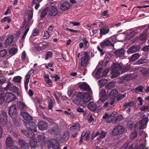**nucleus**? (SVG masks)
<instances>
[{"label": "nucleus", "mask_w": 149, "mask_h": 149, "mask_svg": "<svg viewBox=\"0 0 149 149\" xmlns=\"http://www.w3.org/2000/svg\"><path fill=\"white\" fill-rule=\"evenodd\" d=\"M99 96L100 99L97 101V102L100 103V102H104L107 100V94L104 89H102L100 90Z\"/></svg>", "instance_id": "nucleus-8"}, {"label": "nucleus", "mask_w": 149, "mask_h": 149, "mask_svg": "<svg viewBox=\"0 0 149 149\" xmlns=\"http://www.w3.org/2000/svg\"><path fill=\"white\" fill-rule=\"evenodd\" d=\"M22 77L20 76H16L14 77L13 79V81L15 82L20 83L22 80Z\"/></svg>", "instance_id": "nucleus-41"}, {"label": "nucleus", "mask_w": 149, "mask_h": 149, "mask_svg": "<svg viewBox=\"0 0 149 149\" xmlns=\"http://www.w3.org/2000/svg\"><path fill=\"white\" fill-rule=\"evenodd\" d=\"M6 149H18V148L17 146L12 145L9 146H6Z\"/></svg>", "instance_id": "nucleus-57"}, {"label": "nucleus", "mask_w": 149, "mask_h": 149, "mask_svg": "<svg viewBox=\"0 0 149 149\" xmlns=\"http://www.w3.org/2000/svg\"><path fill=\"white\" fill-rule=\"evenodd\" d=\"M0 122L3 125L7 123V115L5 111H2L0 113Z\"/></svg>", "instance_id": "nucleus-10"}, {"label": "nucleus", "mask_w": 149, "mask_h": 149, "mask_svg": "<svg viewBox=\"0 0 149 149\" xmlns=\"http://www.w3.org/2000/svg\"><path fill=\"white\" fill-rule=\"evenodd\" d=\"M107 134V132H106L102 130L100 132H96L95 134V136H96L99 135V137L98 138H97V139L98 140H100L101 139L104 138L105 137Z\"/></svg>", "instance_id": "nucleus-16"}, {"label": "nucleus", "mask_w": 149, "mask_h": 149, "mask_svg": "<svg viewBox=\"0 0 149 149\" xmlns=\"http://www.w3.org/2000/svg\"><path fill=\"white\" fill-rule=\"evenodd\" d=\"M45 137L43 135H39L38 136V143L41 147L44 146L45 144Z\"/></svg>", "instance_id": "nucleus-18"}, {"label": "nucleus", "mask_w": 149, "mask_h": 149, "mask_svg": "<svg viewBox=\"0 0 149 149\" xmlns=\"http://www.w3.org/2000/svg\"><path fill=\"white\" fill-rule=\"evenodd\" d=\"M14 95L11 92L5 93L1 92L0 93V104L3 102H9L12 101L14 98Z\"/></svg>", "instance_id": "nucleus-2"}, {"label": "nucleus", "mask_w": 149, "mask_h": 149, "mask_svg": "<svg viewBox=\"0 0 149 149\" xmlns=\"http://www.w3.org/2000/svg\"><path fill=\"white\" fill-rule=\"evenodd\" d=\"M26 142L23 139H19L18 141V143L21 146L25 144Z\"/></svg>", "instance_id": "nucleus-58"}, {"label": "nucleus", "mask_w": 149, "mask_h": 149, "mask_svg": "<svg viewBox=\"0 0 149 149\" xmlns=\"http://www.w3.org/2000/svg\"><path fill=\"white\" fill-rule=\"evenodd\" d=\"M98 29L96 28L93 29L92 30V32L90 31V34L91 35V36H93L95 34H96V33H98Z\"/></svg>", "instance_id": "nucleus-48"}, {"label": "nucleus", "mask_w": 149, "mask_h": 149, "mask_svg": "<svg viewBox=\"0 0 149 149\" xmlns=\"http://www.w3.org/2000/svg\"><path fill=\"white\" fill-rule=\"evenodd\" d=\"M40 2H38L36 0H33L32 2V4L33 5L36 4L35 8L36 10H37L40 6V4H39Z\"/></svg>", "instance_id": "nucleus-46"}, {"label": "nucleus", "mask_w": 149, "mask_h": 149, "mask_svg": "<svg viewBox=\"0 0 149 149\" xmlns=\"http://www.w3.org/2000/svg\"><path fill=\"white\" fill-rule=\"evenodd\" d=\"M29 146L28 144L26 143L25 144L21 146V149H28Z\"/></svg>", "instance_id": "nucleus-56"}, {"label": "nucleus", "mask_w": 149, "mask_h": 149, "mask_svg": "<svg viewBox=\"0 0 149 149\" xmlns=\"http://www.w3.org/2000/svg\"><path fill=\"white\" fill-rule=\"evenodd\" d=\"M149 69V68H143L141 69V71L144 75H145L148 73Z\"/></svg>", "instance_id": "nucleus-43"}, {"label": "nucleus", "mask_w": 149, "mask_h": 149, "mask_svg": "<svg viewBox=\"0 0 149 149\" xmlns=\"http://www.w3.org/2000/svg\"><path fill=\"white\" fill-rule=\"evenodd\" d=\"M131 69V67L130 65L127 66H125V67H123V68H122V69L121 70L122 72H125Z\"/></svg>", "instance_id": "nucleus-47"}, {"label": "nucleus", "mask_w": 149, "mask_h": 149, "mask_svg": "<svg viewBox=\"0 0 149 149\" xmlns=\"http://www.w3.org/2000/svg\"><path fill=\"white\" fill-rule=\"evenodd\" d=\"M70 7V3L69 2H65L61 5L60 9L62 10H65L68 9Z\"/></svg>", "instance_id": "nucleus-25"}, {"label": "nucleus", "mask_w": 149, "mask_h": 149, "mask_svg": "<svg viewBox=\"0 0 149 149\" xmlns=\"http://www.w3.org/2000/svg\"><path fill=\"white\" fill-rule=\"evenodd\" d=\"M54 102L53 100H50L49 104L48 105V107L49 109H51L52 108Z\"/></svg>", "instance_id": "nucleus-54"}, {"label": "nucleus", "mask_w": 149, "mask_h": 149, "mask_svg": "<svg viewBox=\"0 0 149 149\" xmlns=\"http://www.w3.org/2000/svg\"><path fill=\"white\" fill-rule=\"evenodd\" d=\"M14 142L10 137H8L6 139V146H9L12 145H14Z\"/></svg>", "instance_id": "nucleus-30"}, {"label": "nucleus", "mask_w": 149, "mask_h": 149, "mask_svg": "<svg viewBox=\"0 0 149 149\" xmlns=\"http://www.w3.org/2000/svg\"><path fill=\"white\" fill-rule=\"evenodd\" d=\"M107 82V80L104 79L98 81V85L100 87L104 86Z\"/></svg>", "instance_id": "nucleus-37"}, {"label": "nucleus", "mask_w": 149, "mask_h": 149, "mask_svg": "<svg viewBox=\"0 0 149 149\" xmlns=\"http://www.w3.org/2000/svg\"><path fill=\"white\" fill-rule=\"evenodd\" d=\"M100 45L103 47L109 46H111L112 47H114V45L108 39H106L104 40L100 44Z\"/></svg>", "instance_id": "nucleus-17"}, {"label": "nucleus", "mask_w": 149, "mask_h": 149, "mask_svg": "<svg viewBox=\"0 0 149 149\" xmlns=\"http://www.w3.org/2000/svg\"><path fill=\"white\" fill-rule=\"evenodd\" d=\"M65 30L66 31H69L72 33H76L78 32L77 30L72 29L68 28L65 29Z\"/></svg>", "instance_id": "nucleus-59"}, {"label": "nucleus", "mask_w": 149, "mask_h": 149, "mask_svg": "<svg viewBox=\"0 0 149 149\" xmlns=\"http://www.w3.org/2000/svg\"><path fill=\"white\" fill-rule=\"evenodd\" d=\"M1 21L2 22H4L5 21H7L8 23H10L11 22L12 20L9 17L6 16L3 18Z\"/></svg>", "instance_id": "nucleus-42"}, {"label": "nucleus", "mask_w": 149, "mask_h": 149, "mask_svg": "<svg viewBox=\"0 0 149 149\" xmlns=\"http://www.w3.org/2000/svg\"><path fill=\"white\" fill-rule=\"evenodd\" d=\"M30 146L31 148H35L37 144V140L36 138H34L30 139L29 141Z\"/></svg>", "instance_id": "nucleus-29"}, {"label": "nucleus", "mask_w": 149, "mask_h": 149, "mask_svg": "<svg viewBox=\"0 0 149 149\" xmlns=\"http://www.w3.org/2000/svg\"><path fill=\"white\" fill-rule=\"evenodd\" d=\"M30 77V76L27 74L26 76L25 79L24 80V82L29 83Z\"/></svg>", "instance_id": "nucleus-63"}, {"label": "nucleus", "mask_w": 149, "mask_h": 149, "mask_svg": "<svg viewBox=\"0 0 149 149\" xmlns=\"http://www.w3.org/2000/svg\"><path fill=\"white\" fill-rule=\"evenodd\" d=\"M47 144L49 148L51 147L52 149H59V145L55 139H51L47 141Z\"/></svg>", "instance_id": "nucleus-7"}, {"label": "nucleus", "mask_w": 149, "mask_h": 149, "mask_svg": "<svg viewBox=\"0 0 149 149\" xmlns=\"http://www.w3.org/2000/svg\"><path fill=\"white\" fill-rule=\"evenodd\" d=\"M115 86L114 83L112 82H109L106 86V88L107 89H111Z\"/></svg>", "instance_id": "nucleus-39"}, {"label": "nucleus", "mask_w": 149, "mask_h": 149, "mask_svg": "<svg viewBox=\"0 0 149 149\" xmlns=\"http://www.w3.org/2000/svg\"><path fill=\"white\" fill-rule=\"evenodd\" d=\"M146 34L145 33H143L139 37V39L140 40L145 41L146 40Z\"/></svg>", "instance_id": "nucleus-50"}, {"label": "nucleus", "mask_w": 149, "mask_h": 149, "mask_svg": "<svg viewBox=\"0 0 149 149\" xmlns=\"http://www.w3.org/2000/svg\"><path fill=\"white\" fill-rule=\"evenodd\" d=\"M127 34L125 36V38L130 39L133 38L135 34V32L132 31L131 30H128L126 31Z\"/></svg>", "instance_id": "nucleus-22"}, {"label": "nucleus", "mask_w": 149, "mask_h": 149, "mask_svg": "<svg viewBox=\"0 0 149 149\" xmlns=\"http://www.w3.org/2000/svg\"><path fill=\"white\" fill-rule=\"evenodd\" d=\"M17 48H12L10 49L9 53L10 54L13 55L17 53Z\"/></svg>", "instance_id": "nucleus-38"}, {"label": "nucleus", "mask_w": 149, "mask_h": 149, "mask_svg": "<svg viewBox=\"0 0 149 149\" xmlns=\"http://www.w3.org/2000/svg\"><path fill=\"white\" fill-rule=\"evenodd\" d=\"M133 75L132 74H129L127 75H124L121 79L122 80L121 81H119L120 83H122L123 81L125 80L126 81H129L131 80L133 78Z\"/></svg>", "instance_id": "nucleus-23"}, {"label": "nucleus", "mask_w": 149, "mask_h": 149, "mask_svg": "<svg viewBox=\"0 0 149 149\" xmlns=\"http://www.w3.org/2000/svg\"><path fill=\"white\" fill-rule=\"evenodd\" d=\"M147 62V60L144 58H142L136 61V64L138 65H141L146 63Z\"/></svg>", "instance_id": "nucleus-36"}, {"label": "nucleus", "mask_w": 149, "mask_h": 149, "mask_svg": "<svg viewBox=\"0 0 149 149\" xmlns=\"http://www.w3.org/2000/svg\"><path fill=\"white\" fill-rule=\"evenodd\" d=\"M13 85L9 81L6 86V87L4 88L5 90L7 91L8 90H11Z\"/></svg>", "instance_id": "nucleus-40"}, {"label": "nucleus", "mask_w": 149, "mask_h": 149, "mask_svg": "<svg viewBox=\"0 0 149 149\" xmlns=\"http://www.w3.org/2000/svg\"><path fill=\"white\" fill-rule=\"evenodd\" d=\"M55 127H52L49 130V132L52 134H57L58 131V125L56 124H54Z\"/></svg>", "instance_id": "nucleus-28"}, {"label": "nucleus", "mask_w": 149, "mask_h": 149, "mask_svg": "<svg viewBox=\"0 0 149 149\" xmlns=\"http://www.w3.org/2000/svg\"><path fill=\"white\" fill-rule=\"evenodd\" d=\"M118 95V91L117 90L113 89L111 91L109 94V97L113 100H114L115 98L117 97Z\"/></svg>", "instance_id": "nucleus-20"}, {"label": "nucleus", "mask_w": 149, "mask_h": 149, "mask_svg": "<svg viewBox=\"0 0 149 149\" xmlns=\"http://www.w3.org/2000/svg\"><path fill=\"white\" fill-rule=\"evenodd\" d=\"M109 69H106L104 70L102 73V76L103 77L106 76L107 75V73L109 71Z\"/></svg>", "instance_id": "nucleus-60"}, {"label": "nucleus", "mask_w": 149, "mask_h": 149, "mask_svg": "<svg viewBox=\"0 0 149 149\" xmlns=\"http://www.w3.org/2000/svg\"><path fill=\"white\" fill-rule=\"evenodd\" d=\"M45 60H46L52 57V53L51 52L49 51L45 53Z\"/></svg>", "instance_id": "nucleus-44"}, {"label": "nucleus", "mask_w": 149, "mask_h": 149, "mask_svg": "<svg viewBox=\"0 0 149 149\" xmlns=\"http://www.w3.org/2000/svg\"><path fill=\"white\" fill-rule=\"evenodd\" d=\"M47 9L45 8L42 10L40 15L41 17L42 18L46 15L47 12Z\"/></svg>", "instance_id": "nucleus-49"}, {"label": "nucleus", "mask_w": 149, "mask_h": 149, "mask_svg": "<svg viewBox=\"0 0 149 149\" xmlns=\"http://www.w3.org/2000/svg\"><path fill=\"white\" fill-rule=\"evenodd\" d=\"M25 126L27 128V130H31L36 132V126L34 122H28L25 123Z\"/></svg>", "instance_id": "nucleus-12"}, {"label": "nucleus", "mask_w": 149, "mask_h": 149, "mask_svg": "<svg viewBox=\"0 0 149 149\" xmlns=\"http://www.w3.org/2000/svg\"><path fill=\"white\" fill-rule=\"evenodd\" d=\"M49 37V34L47 31H44V35L42 37V39H45Z\"/></svg>", "instance_id": "nucleus-52"}, {"label": "nucleus", "mask_w": 149, "mask_h": 149, "mask_svg": "<svg viewBox=\"0 0 149 149\" xmlns=\"http://www.w3.org/2000/svg\"><path fill=\"white\" fill-rule=\"evenodd\" d=\"M17 107L22 109L25 110L27 109V107L25 103L21 102H19L17 104Z\"/></svg>", "instance_id": "nucleus-34"}, {"label": "nucleus", "mask_w": 149, "mask_h": 149, "mask_svg": "<svg viewBox=\"0 0 149 149\" xmlns=\"http://www.w3.org/2000/svg\"><path fill=\"white\" fill-rule=\"evenodd\" d=\"M148 121V120L147 118H143L140 122L136 123L135 126V130H139V131L141 129L145 128Z\"/></svg>", "instance_id": "nucleus-5"}, {"label": "nucleus", "mask_w": 149, "mask_h": 149, "mask_svg": "<svg viewBox=\"0 0 149 149\" xmlns=\"http://www.w3.org/2000/svg\"><path fill=\"white\" fill-rule=\"evenodd\" d=\"M49 13L50 16H54L57 14L58 11L57 8L55 7L52 6L49 8Z\"/></svg>", "instance_id": "nucleus-19"}, {"label": "nucleus", "mask_w": 149, "mask_h": 149, "mask_svg": "<svg viewBox=\"0 0 149 149\" xmlns=\"http://www.w3.org/2000/svg\"><path fill=\"white\" fill-rule=\"evenodd\" d=\"M124 130V129L123 127L119 125L115 127L112 130V133L113 135H117L122 133Z\"/></svg>", "instance_id": "nucleus-9"}, {"label": "nucleus", "mask_w": 149, "mask_h": 149, "mask_svg": "<svg viewBox=\"0 0 149 149\" xmlns=\"http://www.w3.org/2000/svg\"><path fill=\"white\" fill-rule=\"evenodd\" d=\"M111 77L114 78L117 77L120 74V71L122 67L120 64L118 63H113L111 66Z\"/></svg>", "instance_id": "nucleus-3"}, {"label": "nucleus", "mask_w": 149, "mask_h": 149, "mask_svg": "<svg viewBox=\"0 0 149 149\" xmlns=\"http://www.w3.org/2000/svg\"><path fill=\"white\" fill-rule=\"evenodd\" d=\"M8 112L10 116L13 119L14 124L17 126H19L20 125L19 121H17L16 120H14L17 114L16 106L15 104H13L9 108Z\"/></svg>", "instance_id": "nucleus-4"}, {"label": "nucleus", "mask_w": 149, "mask_h": 149, "mask_svg": "<svg viewBox=\"0 0 149 149\" xmlns=\"http://www.w3.org/2000/svg\"><path fill=\"white\" fill-rule=\"evenodd\" d=\"M26 15L28 17V19L27 22H26L25 19H24V25L22 27V29L24 31V32L22 36V40L24 39L26 36L29 30V25L31 24V20L33 16V10H28L26 12Z\"/></svg>", "instance_id": "nucleus-1"}, {"label": "nucleus", "mask_w": 149, "mask_h": 149, "mask_svg": "<svg viewBox=\"0 0 149 149\" xmlns=\"http://www.w3.org/2000/svg\"><path fill=\"white\" fill-rule=\"evenodd\" d=\"M80 127V125L79 123H77L74 125L70 127V130L71 131H74V130H78Z\"/></svg>", "instance_id": "nucleus-35"}, {"label": "nucleus", "mask_w": 149, "mask_h": 149, "mask_svg": "<svg viewBox=\"0 0 149 149\" xmlns=\"http://www.w3.org/2000/svg\"><path fill=\"white\" fill-rule=\"evenodd\" d=\"M140 49L139 45H134L131 46L127 50V53L128 54L135 53L138 51Z\"/></svg>", "instance_id": "nucleus-11"}, {"label": "nucleus", "mask_w": 149, "mask_h": 149, "mask_svg": "<svg viewBox=\"0 0 149 149\" xmlns=\"http://www.w3.org/2000/svg\"><path fill=\"white\" fill-rule=\"evenodd\" d=\"M88 59L86 57H82L81 59V65L82 67L87 66L88 64Z\"/></svg>", "instance_id": "nucleus-26"}, {"label": "nucleus", "mask_w": 149, "mask_h": 149, "mask_svg": "<svg viewBox=\"0 0 149 149\" xmlns=\"http://www.w3.org/2000/svg\"><path fill=\"white\" fill-rule=\"evenodd\" d=\"M39 32L38 30L37 29H36L34 30L33 31L32 35L34 36H36L38 34Z\"/></svg>", "instance_id": "nucleus-64"}, {"label": "nucleus", "mask_w": 149, "mask_h": 149, "mask_svg": "<svg viewBox=\"0 0 149 149\" xmlns=\"http://www.w3.org/2000/svg\"><path fill=\"white\" fill-rule=\"evenodd\" d=\"M123 118V116L122 115H120L117 116L116 118V120L119 121L121 120Z\"/></svg>", "instance_id": "nucleus-61"}, {"label": "nucleus", "mask_w": 149, "mask_h": 149, "mask_svg": "<svg viewBox=\"0 0 149 149\" xmlns=\"http://www.w3.org/2000/svg\"><path fill=\"white\" fill-rule=\"evenodd\" d=\"M87 107L90 110L95 111L96 109L97 105L94 102H91L88 104Z\"/></svg>", "instance_id": "nucleus-24"}, {"label": "nucleus", "mask_w": 149, "mask_h": 149, "mask_svg": "<svg viewBox=\"0 0 149 149\" xmlns=\"http://www.w3.org/2000/svg\"><path fill=\"white\" fill-rule=\"evenodd\" d=\"M13 40V38L12 36H10L6 40L5 44L6 45L8 46L10 45Z\"/></svg>", "instance_id": "nucleus-33"}, {"label": "nucleus", "mask_w": 149, "mask_h": 149, "mask_svg": "<svg viewBox=\"0 0 149 149\" xmlns=\"http://www.w3.org/2000/svg\"><path fill=\"white\" fill-rule=\"evenodd\" d=\"M69 136V134L68 132H65V133L64 134L63 136V138H65V140H66L68 139Z\"/></svg>", "instance_id": "nucleus-62"}, {"label": "nucleus", "mask_w": 149, "mask_h": 149, "mask_svg": "<svg viewBox=\"0 0 149 149\" xmlns=\"http://www.w3.org/2000/svg\"><path fill=\"white\" fill-rule=\"evenodd\" d=\"M33 131L31 130H22V132L28 137L29 138L33 137L34 134Z\"/></svg>", "instance_id": "nucleus-15"}, {"label": "nucleus", "mask_w": 149, "mask_h": 149, "mask_svg": "<svg viewBox=\"0 0 149 149\" xmlns=\"http://www.w3.org/2000/svg\"><path fill=\"white\" fill-rule=\"evenodd\" d=\"M38 127L39 130H46L48 128V126L46 123L41 121L38 124Z\"/></svg>", "instance_id": "nucleus-14"}, {"label": "nucleus", "mask_w": 149, "mask_h": 149, "mask_svg": "<svg viewBox=\"0 0 149 149\" xmlns=\"http://www.w3.org/2000/svg\"><path fill=\"white\" fill-rule=\"evenodd\" d=\"M7 53V52L6 49L0 51V57H3L5 56Z\"/></svg>", "instance_id": "nucleus-51"}, {"label": "nucleus", "mask_w": 149, "mask_h": 149, "mask_svg": "<svg viewBox=\"0 0 149 149\" xmlns=\"http://www.w3.org/2000/svg\"><path fill=\"white\" fill-rule=\"evenodd\" d=\"M143 87L141 86H139L136 87L135 89L140 92H142L143 90Z\"/></svg>", "instance_id": "nucleus-55"}, {"label": "nucleus", "mask_w": 149, "mask_h": 149, "mask_svg": "<svg viewBox=\"0 0 149 149\" xmlns=\"http://www.w3.org/2000/svg\"><path fill=\"white\" fill-rule=\"evenodd\" d=\"M21 115L24 119L26 120L29 121L32 119V117L26 112H21Z\"/></svg>", "instance_id": "nucleus-21"}, {"label": "nucleus", "mask_w": 149, "mask_h": 149, "mask_svg": "<svg viewBox=\"0 0 149 149\" xmlns=\"http://www.w3.org/2000/svg\"><path fill=\"white\" fill-rule=\"evenodd\" d=\"M79 87L81 88L88 91L91 94H92V90L90 88L89 86L87 83L83 82L80 85Z\"/></svg>", "instance_id": "nucleus-13"}, {"label": "nucleus", "mask_w": 149, "mask_h": 149, "mask_svg": "<svg viewBox=\"0 0 149 149\" xmlns=\"http://www.w3.org/2000/svg\"><path fill=\"white\" fill-rule=\"evenodd\" d=\"M140 55L139 53H136L133 54L130 59L131 61H134L138 59L140 57Z\"/></svg>", "instance_id": "nucleus-32"}, {"label": "nucleus", "mask_w": 149, "mask_h": 149, "mask_svg": "<svg viewBox=\"0 0 149 149\" xmlns=\"http://www.w3.org/2000/svg\"><path fill=\"white\" fill-rule=\"evenodd\" d=\"M12 8V7L11 6H9L8 7L7 9L4 13V15H7L8 14L11 13V9Z\"/></svg>", "instance_id": "nucleus-53"}, {"label": "nucleus", "mask_w": 149, "mask_h": 149, "mask_svg": "<svg viewBox=\"0 0 149 149\" xmlns=\"http://www.w3.org/2000/svg\"><path fill=\"white\" fill-rule=\"evenodd\" d=\"M76 96L78 98L82 99L85 102H88L91 100L90 94L87 92L84 93L78 92L76 94Z\"/></svg>", "instance_id": "nucleus-6"}, {"label": "nucleus", "mask_w": 149, "mask_h": 149, "mask_svg": "<svg viewBox=\"0 0 149 149\" xmlns=\"http://www.w3.org/2000/svg\"><path fill=\"white\" fill-rule=\"evenodd\" d=\"M114 53L117 56H122L125 54V50L123 48H121L115 51Z\"/></svg>", "instance_id": "nucleus-27"}, {"label": "nucleus", "mask_w": 149, "mask_h": 149, "mask_svg": "<svg viewBox=\"0 0 149 149\" xmlns=\"http://www.w3.org/2000/svg\"><path fill=\"white\" fill-rule=\"evenodd\" d=\"M109 29L108 28H102L100 29V36L105 35L108 33Z\"/></svg>", "instance_id": "nucleus-31"}, {"label": "nucleus", "mask_w": 149, "mask_h": 149, "mask_svg": "<svg viewBox=\"0 0 149 149\" xmlns=\"http://www.w3.org/2000/svg\"><path fill=\"white\" fill-rule=\"evenodd\" d=\"M134 130L135 129L134 128ZM139 130H135V131L132 132L130 134V138L132 139H134L136 138L137 136V132H139Z\"/></svg>", "instance_id": "nucleus-45"}]
</instances>
